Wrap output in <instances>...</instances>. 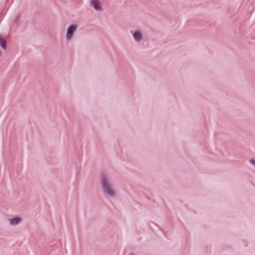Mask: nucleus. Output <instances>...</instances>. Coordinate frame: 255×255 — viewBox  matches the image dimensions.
<instances>
[{
    "label": "nucleus",
    "mask_w": 255,
    "mask_h": 255,
    "mask_svg": "<svg viewBox=\"0 0 255 255\" xmlns=\"http://www.w3.org/2000/svg\"><path fill=\"white\" fill-rule=\"evenodd\" d=\"M134 40L137 42H140L143 40V35L142 33L139 31H135L131 32Z\"/></svg>",
    "instance_id": "7ed1b4c3"
},
{
    "label": "nucleus",
    "mask_w": 255,
    "mask_h": 255,
    "mask_svg": "<svg viewBox=\"0 0 255 255\" xmlns=\"http://www.w3.org/2000/svg\"><path fill=\"white\" fill-rule=\"evenodd\" d=\"M249 163L253 165L254 167L255 168V158H251L249 159Z\"/></svg>",
    "instance_id": "0eeeda50"
},
{
    "label": "nucleus",
    "mask_w": 255,
    "mask_h": 255,
    "mask_svg": "<svg viewBox=\"0 0 255 255\" xmlns=\"http://www.w3.org/2000/svg\"><path fill=\"white\" fill-rule=\"evenodd\" d=\"M6 42L5 39L0 35V46L1 48H5Z\"/></svg>",
    "instance_id": "423d86ee"
},
{
    "label": "nucleus",
    "mask_w": 255,
    "mask_h": 255,
    "mask_svg": "<svg viewBox=\"0 0 255 255\" xmlns=\"http://www.w3.org/2000/svg\"><path fill=\"white\" fill-rule=\"evenodd\" d=\"M91 5L96 11H100L102 9L98 0H92Z\"/></svg>",
    "instance_id": "20e7f679"
},
{
    "label": "nucleus",
    "mask_w": 255,
    "mask_h": 255,
    "mask_svg": "<svg viewBox=\"0 0 255 255\" xmlns=\"http://www.w3.org/2000/svg\"><path fill=\"white\" fill-rule=\"evenodd\" d=\"M77 26L76 25L72 24L67 27L65 38L67 41H70L72 39L74 36Z\"/></svg>",
    "instance_id": "f03ea898"
},
{
    "label": "nucleus",
    "mask_w": 255,
    "mask_h": 255,
    "mask_svg": "<svg viewBox=\"0 0 255 255\" xmlns=\"http://www.w3.org/2000/svg\"><path fill=\"white\" fill-rule=\"evenodd\" d=\"M100 187L103 194L111 198H115L117 195L116 188L111 178L108 175H102L100 181Z\"/></svg>",
    "instance_id": "f257e3e1"
},
{
    "label": "nucleus",
    "mask_w": 255,
    "mask_h": 255,
    "mask_svg": "<svg viewBox=\"0 0 255 255\" xmlns=\"http://www.w3.org/2000/svg\"><path fill=\"white\" fill-rule=\"evenodd\" d=\"M9 224L11 226H15L21 222V219L19 218L10 219L8 220Z\"/></svg>",
    "instance_id": "39448f33"
}]
</instances>
